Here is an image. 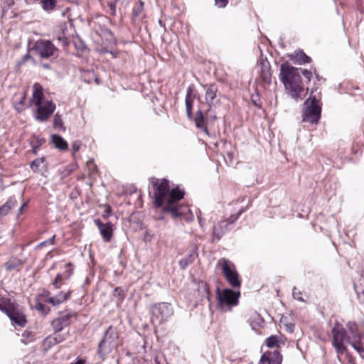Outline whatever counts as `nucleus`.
<instances>
[{"label":"nucleus","mask_w":364,"mask_h":364,"mask_svg":"<svg viewBox=\"0 0 364 364\" xmlns=\"http://www.w3.org/2000/svg\"><path fill=\"white\" fill-rule=\"evenodd\" d=\"M152 185L154 189V205L156 208L162 207L164 213H169L177 218L188 210V207L177 204L183 198L184 192L178 188L171 190L168 180L156 179L152 181Z\"/></svg>","instance_id":"nucleus-1"},{"label":"nucleus","mask_w":364,"mask_h":364,"mask_svg":"<svg viewBox=\"0 0 364 364\" xmlns=\"http://www.w3.org/2000/svg\"><path fill=\"white\" fill-rule=\"evenodd\" d=\"M346 328L345 329L342 325L336 323L331 331L332 344L336 349L338 357L339 358L340 355L346 351L347 348L343 344V341H346L363 358V340L364 339V333L358 331V325L353 321L348 322Z\"/></svg>","instance_id":"nucleus-2"},{"label":"nucleus","mask_w":364,"mask_h":364,"mask_svg":"<svg viewBox=\"0 0 364 364\" xmlns=\"http://www.w3.org/2000/svg\"><path fill=\"white\" fill-rule=\"evenodd\" d=\"M280 79L286 89L289 90L294 99H302L306 92L301 83L299 70L288 64H282L280 67Z\"/></svg>","instance_id":"nucleus-3"},{"label":"nucleus","mask_w":364,"mask_h":364,"mask_svg":"<svg viewBox=\"0 0 364 364\" xmlns=\"http://www.w3.org/2000/svg\"><path fill=\"white\" fill-rule=\"evenodd\" d=\"M43 94L42 87L38 83H35L33 87L32 102L38 107L36 119L39 122H45L55 109V105L52 101L42 102Z\"/></svg>","instance_id":"nucleus-4"},{"label":"nucleus","mask_w":364,"mask_h":364,"mask_svg":"<svg viewBox=\"0 0 364 364\" xmlns=\"http://www.w3.org/2000/svg\"><path fill=\"white\" fill-rule=\"evenodd\" d=\"M316 91L312 90L309 97L305 101L306 107L303 111L302 120L304 122L317 123L320 116L321 107L319 104L321 100V93L314 94Z\"/></svg>","instance_id":"nucleus-5"},{"label":"nucleus","mask_w":364,"mask_h":364,"mask_svg":"<svg viewBox=\"0 0 364 364\" xmlns=\"http://www.w3.org/2000/svg\"><path fill=\"white\" fill-rule=\"evenodd\" d=\"M218 306L223 311L231 310V306H236L238 304V299L240 295V291H233L230 289H225L223 291L217 289Z\"/></svg>","instance_id":"nucleus-6"},{"label":"nucleus","mask_w":364,"mask_h":364,"mask_svg":"<svg viewBox=\"0 0 364 364\" xmlns=\"http://www.w3.org/2000/svg\"><path fill=\"white\" fill-rule=\"evenodd\" d=\"M218 264L221 265L222 272L229 284L234 288H240L241 282L234 263L225 258H221Z\"/></svg>","instance_id":"nucleus-7"},{"label":"nucleus","mask_w":364,"mask_h":364,"mask_svg":"<svg viewBox=\"0 0 364 364\" xmlns=\"http://www.w3.org/2000/svg\"><path fill=\"white\" fill-rule=\"evenodd\" d=\"M151 322L154 324H160L173 315V309L171 304L161 302L153 305L151 308Z\"/></svg>","instance_id":"nucleus-8"},{"label":"nucleus","mask_w":364,"mask_h":364,"mask_svg":"<svg viewBox=\"0 0 364 364\" xmlns=\"http://www.w3.org/2000/svg\"><path fill=\"white\" fill-rule=\"evenodd\" d=\"M117 333L116 331L109 326L105 333L102 340L98 346V353L101 357L107 355L116 345Z\"/></svg>","instance_id":"nucleus-9"},{"label":"nucleus","mask_w":364,"mask_h":364,"mask_svg":"<svg viewBox=\"0 0 364 364\" xmlns=\"http://www.w3.org/2000/svg\"><path fill=\"white\" fill-rule=\"evenodd\" d=\"M33 49L41 58H49L58 55L57 47L48 40L37 41Z\"/></svg>","instance_id":"nucleus-10"},{"label":"nucleus","mask_w":364,"mask_h":364,"mask_svg":"<svg viewBox=\"0 0 364 364\" xmlns=\"http://www.w3.org/2000/svg\"><path fill=\"white\" fill-rule=\"evenodd\" d=\"M6 314L14 324L23 327L26 323V316L23 308L16 304H9L6 310Z\"/></svg>","instance_id":"nucleus-11"},{"label":"nucleus","mask_w":364,"mask_h":364,"mask_svg":"<svg viewBox=\"0 0 364 364\" xmlns=\"http://www.w3.org/2000/svg\"><path fill=\"white\" fill-rule=\"evenodd\" d=\"M71 291H69L66 293L63 291L59 292L56 295L52 296L51 291H44L42 296L45 297V301L52 304L54 306H58L63 302L70 299Z\"/></svg>","instance_id":"nucleus-12"},{"label":"nucleus","mask_w":364,"mask_h":364,"mask_svg":"<svg viewBox=\"0 0 364 364\" xmlns=\"http://www.w3.org/2000/svg\"><path fill=\"white\" fill-rule=\"evenodd\" d=\"M243 213V210L241 209L236 217L233 219H231L230 222L227 221H221L213 227V237H216L218 240L222 237V236L228 231V227L229 225L232 224L234 221H235Z\"/></svg>","instance_id":"nucleus-13"},{"label":"nucleus","mask_w":364,"mask_h":364,"mask_svg":"<svg viewBox=\"0 0 364 364\" xmlns=\"http://www.w3.org/2000/svg\"><path fill=\"white\" fill-rule=\"evenodd\" d=\"M282 356L278 350L266 352L262 355L259 364H282Z\"/></svg>","instance_id":"nucleus-14"},{"label":"nucleus","mask_w":364,"mask_h":364,"mask_svg":"<svg viewBox=\"0 0 364 364\" xmlns=\"http://www.w3.org/2000/svg\"><path fill=\"white\" fill-rule=\"evenodd\" d=\"M75 316L74 314H62L58 318L54 319L52 322V326L55 332H59L63 329V328L68 326L70 323V318Z\"/></svg>","instance_id":"nucleus-15"},{"label":"nucleus","mask_w":364,"mask_h":364,"mask_svg":"<svg viewBox=\"0 0 364 364\" xmlns=\"http://www.w3.org/2000/svg\"><path fill=\"white\" fill-rule=\"evenodd\" d=\"M260 77L263 82L271 83L272 73L269 63L267 59H262L259 62Z\"/></svg>","instance_id":"nucleus-16"},{"label":"nucleus","mask_w":364,"mask_h":364,"mask_svg":"<svg viewBox=\"0 0 364 364\" xmlns=\"http://www.w3.org/2000/svg\"><path fill=\"white\" fill-rule=\"evenodd\" d=\"M95 225L97 226L103 240L109 242L112 237V228L110 223L104 224L100 220H95Z\"/></svg>","instance_id":"nucleus-17"},{"label":"nucleus","mask_w":364,"mask_h":364,"mask_svg":"<svg viewBox=\"0 0 364 364\" xmlns=\"http://www.w3.org/2000/svg\"><path fill=\"white\" fill-rule=\"evenodd\" d=\"M24 263V260L18 257V256H14V257H11L9 261H7L5 264H4V267L6 268V269L7 271H13V270H19L20 268L22 267V265Z\"/></svg>","instance_id":"nucleus-18"},{"label":"nucleus","mask_w":364,"mask_h":364,"mask_svg":"<svg viewBox=\"0 0 364 364\" xmlns=\"http://www.w3.org/2000/svg\"><path fill=\"white\" fill-rule=\"evenodd\" d=\"M13 100L16 110L21 112L25 109L26 92L16 93Z\"/></svg>","instance_id":"nucleus-19"},{"label":"nucleus","mask_w":364,"mask_h":364,"mask_svg":"<svg viewBox=\"0 0 364 364\" xmlns=\"http://www.w3.org/2000/svg\"><path fill=\"white\" fill-rule=\"evenodd\" d=\"M193 103V88L192 87H188L186 96V110L188 118L191 119L192 117V107Z\"/></svg>","instance_id":"nucleus-20"},{"label":"nucleus","mask_w":364,"mask_h":364,"mask_svg":"<svg viewBox=\"0 0 364 364\" xmlns=\"http://www.w3.org/2000/svg\"><path fill=\"white\" fill-rule=\"evenodd\" d=\"M218 92V87L215 84H211L209 86H207L205 99L206 102L210 107L211 104H213V100L216 97V92Z\"/></svg>","instance_id":"nucleus-21"},{"label":"nucleus","mask_w":364,"mask_h":364,"mask_svg":"<svg viewBox=\"0 0 364 364\" xmlns=\"http://www.w3.org/2000/svg\"><path fill=\"white\" fill-rule=\"evenodd\" d=\"M16 205L17 200L16 198L14 197L9 198L8 200L0 207V215L2 216L6 215Z\"/></svg>","instance_id":"nucleus-22"},{"label":"nucleus","mask_w":364,"mask_h":364,"mask_svg":"<svg viewBox=\"0 0 364 364\" xmlns=\"http://www.w3.org/2000/svg\"><path fill=\"white\" fill-rule=\"evenodd\" d=\"M354 289L360 302L364 304V277L361 276L354 284Z\"/></svg>","instance_id":"nucleus-23"},{"label":"nucleus","mask_w":364,"mask_h":364,"mask_svg":"<svg viewBox=\"0 0 364 364\" xmlns=\"http://www.w3.org/2000/svg\"><path fill=\"white\" fill-rule=\"evenodd\" d=\"M52 142L55 147L61 151H66L68 149V144L67 141L60 136L58 134H53L51 136Z\"/></svg>","instance_id":"nucleus-24"},{"label":"nucleus","mask_w":364,"mask_h":364,"mask_svg":"<svg viewBox=\"0 0 364 364\" xmlns=\"http://www.w3.org/2000/svg\"><path fill=\"white\" fill-rule=\"evenodd\" d=\"M198 256V253L196 249L193 250L188 255L183 257L179 261V266L182 269H185L189 264L193 263Z\"/></svg>","instance_id":"nucleus-25"},{"label":"nucleus","mask_w":364,"mask_h":364,"mask_svg":"<svg viewBox=\"0 0 364 364\" xmlns=\"http://www.w3.org/2000/svg\"><path fill=\"white\" fill-rule=\"evenodd\" d=\"M194 121L196 126L208 135V129L204 126V116L202 111L198 110L196 112Z\"/></svg>","instance_id":"nucleus-26"},{"label":"nucleus","mask_w":364,"mask_h":364,"mask_svg":"<svg viewBox=\"0 0 364 364\" xmlns=\"http://www.w3.org/2000/svg\"><path fill=\"white\" fill-rule=\"evenodd\" d=\"M292 59L294 60L295 63H297L300 65L309 63L311 61V58L306 55L303 51L300 50L296 52L293 55Z\"/></svg>","instance_id":"nucleus-27"},{"label":"nucleus","mask_w":364,"mask_h":364,"mask_svg":"<svg viewBox=\"0 0 364 364\" xmlns=\"http://www.w3.org/2000/svg\"><path fill=\"white\" fill-rule=\"evenodd\" d=\"M14 4V0H0V17H2Z\"/></svg>","instance_id":"nucleus-28"},{"label":"nucleus","mask_w":364,"mask_h":364,"mask_svg":"<svg viewBox=\"0 0 364 364\" xmlns=\"http://www.w3.org/2000/svg\"><path fill=\"white\" fill-rule=\"evenodd\" d=\"M64 284V279L63 277V275L60 274H57L56 277L52 282L51 285L50 286V290L52 291L53 289H58L61 287V286Z\"/></svg>","instance_id":"nucleus-29"},{"label":"nucleus","mask_w":364,"mask_h":364,"mask_svg":"<svg viewBox=\"0 0 364 364\" xmlns=\"http://www.w3.org/2000/svg\"><path fill=\"white\" fill-rule=\"evenodd\" d=\"M45 159L43 157L37 158L31 164V168L35 172H39L41 167L43 164Z\"/></svg>","instance_id":"nucleus-30"},{"label":"nucleus","mask_w":364,"mask_h":364,"mask_svg":"<svg viewBox=\"0 0 364 364\" xmlns=\"http://www.w3.org/2000/svg\"><path fill=\"white\" fill-rule=\"evenodd\" d=\"M53 127L55 129H58L63 131L65 130V127L63 126V119L58 112L56 113L54 117Z\"/></svg>","instance_id":"nucleus-31"},{"label":"nucleus","mask_w":364,"mask_h":364,"mask_svg":"<svg viewBox=\"0 0 364 364\" xmlns=\"http://www.w3.org/2000/svg\"><path fill=\"white\" fill-rule=\"evenodd\" d=\"M57 0H42V7L46 11L53 10L56 5Z\"/></svg>","instance_id":"nucleus-32"},{"label":"nucleus","mask_w":364,"mask_h":364,"mask_svg":"<svg viewBox=\"0 0 364 364\" xmlns=\"http://www.w3.org/2000/svg\"><path fill=\"white\" fill-rule=\"evenodd\" d=\"M65 29L66 28H63L62 33L57 37V40L61 42L63 47H68L69 45V38L65 33Z\"/></svg>","instance_id":"nucleus-33"},{"label":"nucleus","mask_w":364,"mask_h":364,"mask_svg":"<svg viewBox=\"0 0 364 364\" xmlns=\"http://www.w3.org/2000/svg\"><path fill=\"white\" fill-rule=\"evenodd\" d=\"M56 343V338L53 335L46 337L43 341V346L46 349H49Z\"/></svg>","instance_id":"nucleus-34"},{"label":"nucleus","mask_w":364,"mask_h":364,"mask_svg":"<svg viewBox=\"0 0 364 364\" xmlns=\"http://www.w3.org/2000/svg\"><path fill=\"white\" fill-rule=\"evenodd\" d=\"M278 338L277 336H271L266 339L265 343L269 348H274L277 345Z\"/></svg>","instance_id":"nucleus-35"},{"label":"nucleus","mask_w":364,"mask_h":364,"mask_svg":"<svg viewBox=\"0 0 364 364\" xmlns=\"http://www.w3.org/2000/svg\"><path fill=\"white\" fill-rule=\"evenodd\" d=\"M34 340V336L31 332H24L22 334L21 341L27 344Z\"/></svg>","instance_id":"nucleus-36"},{"label":"nucleus","mask_w":364,"mask_h":364,"mask_svg":"<svg viewBox=\"0 0 364 364\" xmlns=\"http://www.w3.org/2000/svg\"><path fill=\"white\" fill-rule=\"evenodd\" d=\"M144 9V2L141 0H139V4L136 5L133 9V15L135 17L139 16Z\"/></svg>","instance_id":"nucleus-37"},{"label":"nucleus","mask_w":364,"mask_h":364,"mask_svg":"<svg viewBox=\"0 0 364 364\" xmlns=\"http://www.w3.org/2000/svg\"><path fill=\"white\" fill-rule=\"evenodd\" d=\"M113 296L118 298V301L122 302L124 298V291L120 287H116L114 290Z\"/></svg>","instance_id":"nucleus-38"},{"label":"nucleus","mask_w":364,"mask_h":364,"mask_svg":"<svg viewBox=\"0 0 364 364\" xmlns=\"http://www.w3.org/2000/svg\"><path fill=\"white\" fill-rule=\"evenodd\" d=\"M251 101L255 107H257L258 108L261 107L260 97L257 92L252 95Z\"/></svg>","instance_id":"nucleus-39"},{"label":"nucleus","mask_w":364,"mask_h":364,"mask_svg":"<svg viewBox=\"0 0 364 364\" xmlns=\"http://www.w3.org/2000/svg\"><path fill=\"white\" fill-rule=\"evenodd\" d=\"M9 304H13L8 299L0 298V310L6 314V310L9 308Z\"/></svg>","instance_id":"nucleus-40"},{"label":"nucleus","mask_w":364,"mask_h":364,"mask_svg":"<svg viewBox=\"0 0 364 364\" xmlns=\"http://www.w3.org/2000/svg\"><path fill=\"white\" fill-rule=\"evenodd\" d=\"M293 297L300 301H304V299L301 297V292L296 287H294L292 290Z\"/></svg>","instance_id":"nucleus-41"},{"label":"nucleus","mask_w":364,"mask_h":364,"mask_svg":"<svg viewBox=\"0 0 364 364\" xmlns=\"http://www.w3.org/2000/svg\"><path fill=\"white\" fill-rule=\"evenodd\" d=\"M299 72H301L302 73V75L304 76V77L306 79V81L309 82L311 80V75H312L311 72L306 69H304V70L299 69Z\"/></svg>","instance_id":"nucleus-42"},{"label":"nucleus","mask_w":364,"mask_h":364,"mask_svg":"<svg viewBox=\"0 0 364 364\" xmlns=\"http://www.w3.org/2000/svg\"><path fill=\"white\" fill-rule=\"evenodd\" d=\"M81 142L79 141H75L72 144V149L73 153L75 154L80 148Z\"/></svg>","instance_id":"nucleus-43"},{"label":"nucleus","mask_w":364,"mask_h":364,"mask_svg":"<svg viewBox=\"0 0 364 364\" xmlns=\"http://www.w3.org/2000/svg\"><path fill=\"white\" fill-rule=\"evenodd\" d=\"M215 5L219 8H223L228 4V0H215Z\"/></svg>","instance_id":"nucleus-44"},{"label":"nucleus","mask_w":364,"mask_h":364,"mask_svg":"<svg viewBox=\"0 0 364 364\" xmlns=\"http://www.w3.org/2000/svg\"><path fill=\"white\" fill-rule=\"evenodd\" d=\"M54 240H55V236H53L52 237H50L48 240L47 241H43L42 242H41L39 245H38V247H43L45 246L46 244L49 243V244H51L53 245L54 243Z\"/></svg>","instance_id":"nucleus-45"},{"label":"nucleus","mask_w":364,"mask_h":364,"mask_svg":"<svg viewBox=\"0 0 364 364\" xmlns=\"http://www.w3.org/2000/svg\"><path fill=\"white\" fill-rule=\"evenodd\" d=\"M45 141L43 139H38L37 140V143L36 144H32V148H33V152L36 153V150L42 144V143H43Z\"/></svg>","instance_id":"nucleus-46"},{"label":"nucleus","mask_w":364,"mask_h":364,"mask_svg":"<svg viewBox=\"0 0 364 364\" xmlns=\"http://www.w3.org/2000/svg\"><path fill=\"white\" fill-rule=\"evenodd\" d=\"M53 336H54L55 338H56V343H60L64 340L63 336H62L60 334L55 333Z\"/></svg>","instance_id":"nucleus-47"},{"label":"nucleus","mask_w":364,"mask_h":364,"mask_svg":"<svg viewBox=\"0 0 364 364\" xmlns=\"http://www.w3.org/2000/svg\"><path fill=\"white\" fill-rule=\"evenodd\" d=\"M109 7L111 10L112 15H115L116 13V5L115 3H110Z\"/></svg>","instance_id":"nucleus-48"},{"label":"nucleus","mask_w":364,"mask_h":364,"mask_svg":"<svg viewBox=\"0 0 364 364\" xmlns=\"http://www.w3.org/2000/svg\"><path fill=\"white\" fill-rule=\"evenodd\" d=\"M27 208H28V202L23 203L18 209V214H21L23 210H26Z\"/></svg>","instance_id":"nucleus-49"},{"label":"nucleus","mask_w":364,"mask_h":364,"mask_svg":"<svg viewBox=\"0 0 364 364\" xmlns=\"http://www.w3.org/2000/svg\"><path fill=\"white\" fill-rule=\"evenodd\" d=\"M36 309L43 311L45 309V305L41 303H38L36 305Z\"/></svg>","instance_id":"nucleus-50"},{"label":"nucleus","mask_w":364,"mask_h":364,"mask_svg":"<svg viewBox=\"0 0 364 364\" xmlns=\"http://www.w3.org/2000/svg\"><path fill=\"white\" fill-rule=\"evenodd\" d=\"M28 58H30V55H29V54H28V53H27V54H26V55L23 56L22 61H21V62H20L19 63H20V64L23 63H24L26 60H27Z\"/></svg>","instance_id":"nucleus-51"},{"label":"nucleus","mask_w":364,"mask_h":364,"mask_svg":"<svg viewBox=\"0 0 364 364\" xmlns=\"http://www.w3.org/2000/svg\"><path fill=\"white\" fill-rule=\"evenodd\" d=\"M122 4L124 6V7H127L129 4V0H122Z\"/></svg>","instance_id":"nucleus-52"},{"label":"nucleus","mask_w":364,"mask_h":364,"mask_svg":"<svg viewBox=\"0 0 364 364\" xmlns=\"http://www.w3.org/2000/svg\"><path fill=\"white\" fill-rule=\"evenodd\" d=\"M71 364H85V360L82 359H77L75 363Z\"/></svg>","instance_id":"nucleus-53"},{"label":"nucleus","mask_w":364,"mask_h":364,"mask_svg":"<svg viewBox=\"0 0 364 364\" xmlns=\"http://www.w3.org/2000/svg\"><path fill=\"white\" fill-rule=\"evenodd\" d=\"M41 66L45 68V69H50V66L49 64L48 63H42L41 64Z\"/></svg>","instance_id":"nucleus-54"},{"label":"nucleus","mask_w":364,"mask_h":364,"mask_svg":"<svg viewBox=\"0 0 364 364\" xmlns=\"http://www.w3.org/2000/svg\"><path fill=\"white\" fill-rule=\"evenodd\" d=\"M68 272H69V274H68V277H70V274H71V273H72L70 270H69Z\"/></svg>","instance_id":"nucleus-55"}]
</instances>
